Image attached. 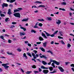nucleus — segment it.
Segmentation results:
<instances>
[{"label": "nucleus", "instance_id": "b1692460", "mask_svg": "<svg viewBox=\"0 0 74 74\" xmlns=\"http://www.w3.org/2000/svg\"><path fill=\"white\" fill-rule=\"evenodd\" d=\"M38 21H40V22H44V20L43 19H38Z\"/></svg>", "mask_w": 74, "mask_h": 74}, {"label": "nucleus", "instance_id": "a211bd4d", "mask_svg": "<svg viewBox=\"0 0 74 74\" xmlns=\"http://www.w3.org/2000/svg\"><path fill=\"white\" fill-rule=\"evenodd\" d=\"M39 39L40 41H44V39L41 36H40L39 38Z\"/></svg>", "mask_w": 74, "mask_h": 74}, {"label": "nucleus", "instance_id": "a18cd8bd", "mask_svg": "<svg viewBox=\"0 0 74 74\" xmlns=\"http://www.w3.org/2000/svg\"><path fill=\"white\" fill-rule=\"evenodd\" d=\"M56 73V71H53V72H50V73L52 74V73Z\"/></svg>", "mask_w": 74, "mask_h": 74}, {"label": "nucleus", "instance_id": "864d4df0", "mask_svg": "<svg viewBox=\"0 0 74 74\" xmlns=\"http://www.w3.org/2000/svg\"><path fill=\"white\" fill-rule=\"evenodd\" d=\"M37 8V7H36V5H34V6H32V8Z\"/></svg>", "mask_w": 74, "mask_h": 74}, {"label": "nucleus", "instance_id": "393cba45", "mask_svg": "<svg viewBox=\"0 0 74 74\" xmlns=\"http://www.w3.org/2000/svg\"><path fill=\"white\" fill-rule=\"evenodd\" d=\"M32 68L33 69H36V66L35 65H33V66H31Z\"/></svg>", "mask_w": 74, "mask_h": 74}, {"label": "nucleus", "instance_id": "f3484780", "mask_svg": "<svg viewBox=\"0 0 74 74\" xmlns=\"http://www.w3.org/2000/svg\"><path fill=\"white\" fill-rule=\"evenodd\" d=\"M39 49H40L42 51V52H45V49L43 47H40L39 48Z\"/></svg>", "mask_w": 74, "mask_h": 74}, {"label": "nucleus", "instance_id": "052dcab7", "mask_svg": "<svg viewBox=\"0 0 74 74\" xmlns=\"http://www.w3.org/2000/svg\"><path fill=\"white\" fill-rule=\"evenodd\" d=\"M34 28H38V27L37 26V25H35L34 26Z\"/></svg>", "mask_w": 74, "mask_h": 74}, {"label": "nucleus", "instance_id": "ea45409f", "mask_svg": "<svg viewBox=\"0 0 74 74\" xmlns=\"http://www.w3.org/2000/svg\"><path fill=\"white\" fill-rule=\"evenodd\" d=\"M55 35L53 33V34L51 35H50V36H51V37H54V36H55Z\"/></svg>", "mask_w": 74, "mask_h": 74}, {"label": "nucleus", "instance_id": "2eb2a0df", "mask_svg": "<svg viewBox=\"0 0 74 74\" xmlns=\"http://www.w3.org/2000/svg\"><path fill=\"white\" fill-rule=\"evenodd\" d=\"M29 20V18H27V19H24L22 20V22H27Z\"/></svg>", "mask_w": 74, "mask_h": 74}, {"label": "nucleus", "instance_id": "1a4fd4ad", "mask_svg": "<svg viewBox=\"0 0 74 74\" xmlns=\"http://www.w3.org/2000/svg\"><path fill=\"white\" fill-rule=\"evenodd\" d=\"M9 15H10L11 14H12V12H11V9H9L8 10V12L7 13Z\"/></svg>", "mask_w": 74, "mask_h": 74}, {"label": "nucleus", "instance_id": "680f3d73", "mask_svg": "<svg viewBox=\"0 0 74 74\" xmlns=\"http://www.w3.org/2000/svg\"><path fill=\"white\" fill-rule=\"evenodd\" d=\"M28 46H29V47H32V45H31V44H30V43H29L28 44Z\"/></svg>", "mask_w": 74, "mask_h": 74}, {"label": "nucleus", "instance_id": "9b49d317", "mask_svg": "<svg viewBox=\"0 0 74 74\" xmlns=\"http://www.w3.org/2000/svg\"><path fill=\"white\" fill-rule=\"evenodd\" d=\"M41 35L43 37L45 38H46V39H47V37L45 36V34L43 32H42L41 34Z\"/></svg>", "mask_w": 74, "mask_h": 74}, {"label": "nucleus", "instance_id": "a19ab883", "mask_svg": "<svg viewBox=\"0 0 74 74\" xmlns=\"http://www.w3.org/2000/svg\"><path fill=\"white\" fill-rule=\"evenodd\" d=\"M17 51H19V52H21V51H22V50L19 48H18L17 49Z\"/></svg>", "mask_w": 74, "mask_h": 74}, {"label": "nucleus", "instance_id": "f257e3e1", "mask_svg": "<svg viewBox=\"0 0 74 74\" xmlns=\"http://www.w3.org/2000/svg\"><path fill=\"white\" fill-rule=\"evenodd\" d=\"M40 58H44L45 59H47L48 58L46 56V55H42L41 53L38 54ZM42 55V56H41Z\"/></svg>", "mask_w": 74, "mask_h": 74}, {"label": "nucleus", "instance_id": "5701e85b", "mask_svg": "<svg viewBox=\"0 0 74 74\" xmlns=\"http://www.w3.org/2000/svg\"><path fill=\"white\" fill-rule=\"evenodd\" d=\"M31 33H36V31L34 30H31Z\"/></svg>", "mask_w": 74, "mask_h": 74}, {"label": "nucleus", "instance_id": "58836bf2", "mask_svg": "<svg viewBox=\"0 0 74 74\" xmlns=\"http://www.w3.org/2000/svg\"><path fill=\"white\" fill-rule=\"evenodd\" d=\"M10 29H13V27H15V26L14 25H11V27H10Z\"/></svg>", "mask_w": 74, "mask_h": 74}, {"label": "nucleus", "instance_id": "423d86ee", "mask_svg": "<svg viewBox=\"0 0 74 74\" xmlns=\"http://www.w3.org/2000/svg\"><path fill=\"white\" fill-rule=\"evenodd\" d=\"M3 8H4V7H7L8 6V4L4 3L2 5Z\"/></svg>", "mask_w": 74, "mask_h": 74}, {"label": "nucleus", "instance_id": "49530a36", "mask_svg": "<svg viewBox=\"0 0 74 74\" xmlns=\"http://www.w3.org/2000/svg\"><path fill=\"white\" fill-rule=\"evenodd\" d=\"M8 19H9V18H6L5 19V22H7V21H8Z\"/></svg>", "mask_w": 74, "mask_h": 74}, {"label": "nucleus", "instance_id": "338daca9", "mask_svg": "<svg viewBox=\"0 0 74 74\" xmlns=\"http://www.w3.org/2000/svg\"><path fill=\"white\" fill-rule=\"evenodd\" d=\"M70 24L71 25H74V23H70Z\"/></svg>", "mask_w": 74, "mask_h": 74}, {"label": "nucleus", "instance_id": "4d7b16f0", "mask_svg": "<svg viewBox=\"0 0 74 74\" xmlns=\"http://www.w3.org/2000/svg\"><path fill=\"white\" fill-rule=\"evenodd\" d=\"M41 71H42V70H41V69H40V68H39V72H41Z\"/></svg>", "mask_w": 74, "mask_h": 74}, {"label": "nucleus", "instance_id": "4c0bfd02", "mask_svg": "<svg viewBox=\"0 0 74 74\" xmlns=\"http://www.w3.org/2000/svg\"><path fill=\"white\" fill-rule=\"evenodd\" d=\"M16 0H10V3H13V2H14Z\"/></svg>", "mask_w": 74, "mask_h": 74}, {"label": "nucleus", "instance_id": "c85d7f7f", "mask_svg": "<svg viewBox=\"0 0 74 74\" xmlns=\"http://www.w3.org/2000/svg\"><path fill=\"white\" fill-rule=\"evenodd\" d=\"M0 38L1 39H3V40H5V39H4V36H1L0 37Z\"/></svg>", "mask_w": 74, "mask_h": 74}, {"label": "nucleus", "instance_id": "0eeeda50", "mask_svg": "<svg viewBox=\"0 0 74 74\" xmlns=\"http://www.w3.org/2000/svg\"><path fill=\"white\" fill-rule=\"evenodd\" d=\"M58 68L60 70V71L61 72H63L64 71V69H63L62 67L59 66Z\"/></svg>", "mask_w": 74, "mask_h": 74}, {"label": "nucleus", "instance_id": "f8f14e48", "mask_svg": "<svg viewBox=\"0 0 74 74\" xmlns=\"http://www.w3.org/2000/svg\"><path fill=\"white\" fill-rule=\"evenodd\" d=\"M57 21L56 22V24H58V25H60L61 23V21L59 20H57Z\"/></svg>", "mask_w": 74, "mask_h": 74}, {"label": "nucleus", "instance_id": "e2e57ef3", "mask_svg": "<svg viewBox=\"0 0 74 74\" xmlns=\"http://www.w3.org/2000/svg\"><path fill=\"white\" fill-rule=\"evenodd\" d=\"M12 24H13V25H14L15 24H16V23L15 22H13L12 23Z\"/></svg>", "mask_w": 74, "mask_h": 74}, {"label": "nucleus", "instance_id": "dca6fc26", "mask_svg": "<svg viewBox=\"0 0 74 74\" xmlns=\"http://www.w3.org/2000/svg\"><path fill=\"white\" fill-rule=\"evenodd\" d=\"M46 19H47V20H48V21H51L52 20V18L51 17H47L46 18Z\"/></svg>", "mask_w": 74, "mask_h": 74}, {"label": "nucleus", "instance_id": "aec40b11", "mask_svg": "<svg viewBox=\"0 0 74 74\" xmlns=\"http://www.w3.org/2000/svg\"><path fill=\"white\" fill-rule=\"evenodd\" d=\"M42 63L44 65H46V64H47V63L46 62L44 61H42Z\"/></svg>", "mask_w": 74, "mask_h": 74}, {"label": "nucleus", "instance_id": "09e8293b", "mask_svg": "<svg viewBox=\"0 0 74 74\" xmlns=\"http://www.w3.org/2000/svg\"><path fill=\"white\" fill-rule=\"evenodd\" d=\"M33 52H34L35 53V54H36L37 53V51L36 50H34Z\"/></svg>", "mask_w": 74, "mask_h": 74}, {"label": "nucleus", "instance_id": "6e6552de", "mask_svg": "<svg viewBox=\"0 0 74 74\" xmlns=\"http://www.w3.org/2000/svg\"><path fill=\"white\" fill-rule=\"evenodd\" d=\"M25 34H26V33L24 32H20V35L21 37H22V36H25Z\"/></svg>", "mask_w": 74, "mask_h": 74}, {"label": "nucleus", "instance_id": "c9c22d12", "mask_svg": "<svg viewBox=\"0 0 74 74\" xmlns=\"http://www.w3.org/2000/svg\"><path fill=\"white\" fill-rule=\"evenodd\" d=\"M27 54L28 55V56H29L32 57V56L31 55V54H30V53H27Z\"/></svg>", "mask_w": 74, "mask_h": 74}, {"label": "nucleus", "instance_id": "3c124183", "mask_svg": "<svg viewBox=\"0 0 74 74\" xmlns=\"http://www.w3.org/2000/svg\"><path fill=\"white\" fill-rule=\"evenodd\" d=\"M61 42L62 44H65V43L63 40H61Z\"/></svg>", "mask_w": 74, "mask_h": 74}, {"label": "nucleus", "instance_id": "8fccbe9b", "mask_svg": "<svg viewBox=\"0 0 74 74\" xmlns=\"http://www.w3.org/2000/svg\"><path fill=\"white\" fill-rule=\"evenodd\" d=\"M55 61V60H52V59H50V63H51V62H53V61Z\"/></svg>", "mask_w": 74, "mask_h": 74}, {"label": "nucleus", "instance_id": "20e7f679", "mask_svg": "<svg viewBox=\"0 0 74 74\" xmlns=\"http://www.w3.org/2000/svg\"><path fill=\"white\" fill-rule=\"evenodd\" d=\"M22 10V8H18L17 9L14 10V13L16 12H19L20 11H21Z\"/></svg>", "mask_w": 74, "mask_h": 74}, {"label": "nucleus", "instance_id": "7ed1b4c3", "mask_svg": "<svg viewBox=\"0 0 74 74\" xmlns=\"http://www.w3.org/2000/svg\"><path fill=\"white\" fill-rule=\"evenodd\" d=\"M9 64V63H6V64H2V66L4 67L5 69H7L10 66H7Z\"/></svg>", "mask_w": 74, "mask_h": 74}, {"label": "nucleus", "instance_id": "37998d69", "mask_svg": "<svg viewBox=\"0 0 74 74\" xmlns=\"http://www.w3.org/2000/svg\"><path fill=\"white\" fill-rule=\"evenodd\" d=\"M58 32V31L57 30L54 33V34H57V33Z\"/></svg>", "mask_w": 74, "mask_h": 74}, {"label": "nucleus", "instance_id": "c03bdc74", "mask_svg": "<svg viewBox=\"0 0 74 74\" xmlns=\"http://www.w3.org/2000/svg\"><path fill=\"white\" fill-rule=\"evenodd\" d=\"M51 66H53V67H55V66L54 63H52L51 64Z\"/></svg>", "mask_w": 74, "mask_h": 74}, {"label": "nucleus", "instance_id": "4468645a", "mask_svg": "<svg viewBox=\"0 0 74 74\" xmlns=\"http://www.w3.org/2000/svg\"><path fill=\"white\" fill-rule=\"evenodd\" d=\"M66 2L65 1H64L61 3V5H66Z\"/></svg>", "mask_w": 74, "mask_h": 74}, {"label": "nucleus", "instance_id": "6ab92c4d", "mask_svg": "<svg viewBox=\"0 0 74 74\" xmlns=\"http://www.w3.org/2000/svg\"><path fill=\"white\" fill-rule=\"evenodd\" d=\"M7 53L8 54V55H13V56H15V55H14V54L8 52H7Z\"/></svg>", "mask_w": 74, "mask_h": 74}, {"label": "nucleus", "instance_id": "9d476101", "mask_svg": "<svg viewBox=\"0 0 74 74\" xmlns=\"http://www.w3.org/2000/svg\"><path fill=\"white\" fill-rule=\"evenodd\" d=\"M42 44H42L43 47H45H45H47V42H43Z\"/></svg>", "mask_w": 74, "mask_h": 74}, {"label": "nucleus", "instance_id": "13d9d810", "mask_svg": "<svg viewBox=\"0 0 74 74\" xmlns=\"http://www.w3.org/2000/svg\"><path fill=\"white\" fill-rule=\"evenodd\" d=\"M5 36L6 37H9V36H10L9 35H7V34H5Z\"/></svg>", "mask_w": 74, "mask_h": 74}, {"label": "nucleus", "instance_id": "bf43d9fd", "mask_svg": "<svg viewBox=\"0 0 74 74\" xmlns=\"http://www.w3.org/2000/svg\"><path fill=\"white\" fill-rule=\"evenodd\" d=\"M71 67H74V64H72L71 65Z\"/></svg>", "mask_w": 74, "mask_h": 74}, {"label": "nucleus", "instance_id": "0e129e2a", "mask_svg": "<svg viewBox=\"0 0 74 74\" xmlns=\"http://www.w3.org/2000/svg\"><path fill=\"white\" fill-rule=\"evenodd\" d=\"M70 36H73V37H74V35L72 34H70Z\"/></svg>", "mask_w": 74, "mask_h": 74}, {"label": "nucleus", "instance_id": "a878e982", "mask_svg": "<svg viewBox=\"0 0 74 74\" xmlns=\"http://www.w3.org/2000/svg\"><path fill=\"white\" fill-rule=\"evenodd\" d=\"M32 72V71H27L26 72V73L27 74H30Z\"/></svg>", "mask_w": 74, "mask_h": 74}, {"label": "nucleus", "instance_id": "5fc2aeb1", "mask_svg": "<svg viewBox=\"0 0 74 74\" xmlns=\"http://www.w3.org/2000/svg\"><path fill=\"white\" fill-rule=\"evenodd\" d=\"M41 43V42H36L37 44H40Z\"/></svg>", "mask_w": 74, "mask_h": 74}, {"label": "nucleus", "instance_id": "de8ad7c7", "mask_svg": "<svg viewBox=\"0 0 74 74\" xmlns=\"http://www.w3.org/2000/svg\"><path fill=\"white\" fill-rule=\"evenodd\" d=\"M41 69H45V67L43 66H41Z\"/></svg>", "mask_w": 74, "mask_h": 74}, {"label": "nucleus", "instance_id": "bb28decb", "mask_svg": "<svg viewBox=\"0 0 74 74\" xmlns=\"http://www.w3.org/2000/svg\"><path fill=\"white\" fill-rule=\"evenodd\" d=\"M59 10H62V11H66V10L64 8H59Z\"/></svg>", "mask_w": 74, "mask_h": 74}, {"label": "nucleus", "instance_id": "7c9ffc66", "mask_svg": "<svg viewBox=\"0 0 74 74\" xmlns=\"http://www.w3.org/2000/svg\"><path fill=\"white\" fill-rule=\"evenodd\" d=\"M49 69L50 71H52L53 70V68L52 67H49Z\"/></svg>", "mask_w": 74, "mask_h": 74}, {"label": "nucleus", "instance_id": "f03ea898", "mask_svg": "<svg viewBox=\"0 0 74 74\" xmlns=\"http://www.w3.org/2000/svg\"><path fill=\"white\" fill-rule=\"evenodd\" d=\"M13 15L15 16V17H17V18H21V14L19 13H16L13 14Z\"/></svg>", "mask_w": 74, "mask_h": 74}, {"label": "nucleus", "instance_id": "39448f33", "mask_svg": "<svg viewBox=\"0 0 74 74\" xmlns=\"http://www.w3.org/2000/svg\"><path fill=\"white\" fill-rule=\"evenodd\" d=\"M48 72H49L48 70H43V73L44 74H48Z\"/></svg>", "mask_w": 74, "mask_h": 74}, {"label": "nucleus", "instance_id": "e433bc0d", "mask_svg": "<svg viewBox=\"0 0 74 74\" xmlns=\"http://www.w3.org/2000/svg\"><path fill=\"white\" fill-rule=\"evenodd\" d=\"M58 38H60V39H63V37H61V36H58Z\"/></svg>", "mask_w": 74, "mask_h": 74}, {"label": "nucleus", "instance_id": "ddd939ff", "mask_svg": "<svg viewBox=\"0 0 74 74\" xmlns=\"http://www.w3.org/2000/svg\"><path fill=\"white\" fill-rule=\"evenodd\" d=\"M53 63H55V64H56L57 65H59V64H60V63L59 62H58L56 61H53Z\"/></svg>", "mask_w": 74, "mask_h": 74}, {"label": "nucleus", "instance_id": "6e6d98bb", "mask_svg": "<svg viewBox=\"0 0 74 74\" xmlns=\"http://www.w3.org/2000/svg\"><path fill=\"white\" fill-rule=\"evenodd\" d=\"M8 42L9 43H11V40L9 39L8 40Z\"/></svg>", "mask_w": 74, "mask_h": 74}, {"label": "nucleus", "instance_id": "f704fd0d", "mask_svg": "<svg viewBox=\"0 0 74 74\" xmlns=\"http://www.w3.org/2000/svg\"><path fill=\"white\" fill-rule=\"evenodd\" d=\"M0 16L1 17H3H3H4V16H5V15H4V14H1Z\"/></svg>", "mask_w": 74, "mask_h": 74}, {"label": "nucleus", "instance_id": "79ce46f5", "mask_svg": "<svg viewBox=\"0 0 74 74\" xmlns=\"http://www.w3.org/2000/svg\"><path fill=\"white\" fill-rule=\"evenodd\" d=\"M34 73L35 74H37V73H38V71H34Z\"/></svg>", "mask_w": 74, "mask_h": 74}, {"label": "nucleus", "instance_id": "2f4dec72", "mask_svg": "<svg viewBox=\"0 0 74 74\" xmlns=\"http://www.w3.org/2000/svg\"><path fill=\"white\" fill-rule=\"evenodd\" d=\"M35 3H39L40 4H41L42 3V2L39 1H36L35 2Z\"/></svg>", "mask_w": 74, "mask_h": 74}, {"label": "nucleus", "instance_id": "c756f323", "mask_svg": "<svg viewBox=\"0 0 74 74\" xmlns=\"http://www.w3.org/2000/svg\"><path fill=\"white\" fill-rule=\"evenodd\" d=\"M38 7H45V6H44V5H39L38 6Z\"/></svg>", "mask_w": 74, "mask_h": 74}, {"label": "nucleus", "instance_id": "cd10ccee", "mask_svg": "<svg viewBox=\"0 0 74 74\" xmlns=\"http://www.w3.org/2000/svg\"><path fill=\"white\" fill-rule=\"evenodd\" d=\"M20 28H21V29H23V30L24 31H25L26 30V28H25L23 27H20Z\"/></svg>", "mask_w": 74, "mask_h": 74}, {"label": "nucleus", "instance_id": "72a5a7b5", "mask_svg": "<svg viewBox=\"0 0 74 74\" xmlns=\"http://www.w3.org/2000/svg\"><path fill=\"white\" fill-rule=\"evenodd\" d=\"M46 34L47 36H51V34H49L48 32H47Z\"/></svg>", "mask_w": 74, "mask_h": 74}, {"label": "nucleus", "instance_id": "473e14b6", "mask_svg": "<svg viewBox=\"0 0 74 74\" xmlns=\"http://www.w3.org/2000/svg\"><path fill=\"white\" fill-rule=\"evenodd\" d=\"M38 25L40 27H42V26L43 24H42L41 23H39Z\"/></svg>", "mask_w": 74, "mask_h": 74}, {"label": "nucleus", "instance_id": "774afa93", "mask_svg": "<svg viewBox=\"0 0 74 74\" xmlns=\"http://www.w3.org/2000/svg\"><path fill=\"white\" fill-rule=\"evenodd\" d=\"M34 12H35V13H37V12H38V10H36L35 11H34Z\"/></svg>", "mask_w": 74, "mask_h": 74}, {"label": "nucleus", "instance_id": "69168bd1", "mask_svg": "<svg viewBox=\"0 0 74 74\" xmlns=\"http://www.w3.org/2000/svg\"><path fill=\"white\" fill-rule=\"evenodd\" d=\"M23 56H24V57H25L26 56H27L26 55V53H24L23 54Z\"/></svg>", "mask_w": 74, "mask_h": 74}, {"label": "nucleus", "instance_id": "603ef678", "mask_svg": "<svg viewBox=\"0 0 74 74\" xmlns=\"http://www.w3.org/2000/svg\"><path fill=\"white\" fill-rule=\"evenodd\" d=\"M67 47H68V48H70V47H71V45L69 44H68L67 45Z\"/></svg>", "mask_w": 74, "mask_h": 74}, {"label": "nucleus", "instance_id": "4be33fe9", "mask_svg": "<svg viewBox=\"0 0 74 74\" xmlns=\"http://www.w3.org/2000/svg\"><path fill=\"white\" fill-rule=\"evenodd\" d=\"M32 55L34 57V59H36V58H36L35 56V54L34 53H32Z\"/></svg>", "mask_w": 74, "mask_h": 74}, {"label": "nucleus", "instance_id": "412c9836", "mask_svg": "<svg viewBox=\"0 0 74 74\" xmlns=\"http://www.w3.org/2000/svg\"><path fill=\"white\" fill-rule=\"evenodd\" d=\"M47 52L48 53H51V54L53 55V53H52V51H51V50L47 51Z\"/></svg>", "mask_w": 74, "mask_h": 74}]
</instances>
